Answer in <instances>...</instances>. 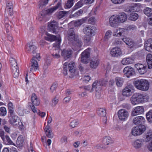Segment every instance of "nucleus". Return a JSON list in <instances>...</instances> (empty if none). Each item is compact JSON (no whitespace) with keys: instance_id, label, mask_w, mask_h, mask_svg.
<instances>
[{"instance_id":"nucleus-42","label":"nucleus","mask_w":152,"mask_h":152,"mask_svg":"<svg viewBox=\"0 0 152 152\" xmlns=\"http://www.w3.org/2000/svg\"><path fill=\"white\" fill-rule=\"evenodd\" d=\"M145 140L146 142H148L152 139V131H149L146 134Z\"/></svg>"},{"instance_id":"nucleus-50","label":"nucleus","mask_w":152,"mask_h":152,"mask_svg":"<svg viewBox=\"0 0 152 152\" xmlns=\"http://www.w3.org/2000/svg\"><path fill=\"white\" fill-rule=\"evenodd\" d=\"M79 124L78 121L77 120H74L70 124V126L72 128L76 126Z\"/></svg>"},{"instance_id":"nucleus-56","label":"nucleus","mask_w":152,"mask_h":152,"mask_svg":"<svg viewBox=\"0 0 152 152\" xmlns=\"http://www.w3.org/2000/svg\"><path fill=\"white\" fill-rule=\"evenodd\" d=\"M112 32L110 30H108L106 33L104 38L105 39H108L110 38L112 35Z\"/></svg>"},{"instance_id":"nucleus-15","label":"nucleus","mask_w":152,"mask_h":152,"mask_svg":"<svg viewBox=\"0 0 152 152\" xmlns=\"http://www.w3.org/2000/svg\"><path fill=\"white\" fill-rule=\"evenodd\" d=\"M123 72L127 77H129L134 74V71L133 68L127 66L124 68Z\"/></svg>"},{"instance_id":"nucleus-26","label":"nucleus","mask_w":152,"mask_h":152,"mask_svg":"<svg viewBox=\"0 0 152 152\" xmlns=\"http://www.w3.org/2000/svg\"><path fill=\"white\" fill-rule=\"evenodd\" d=\"M143 140L142 139L137 140L133 142V146L136 149L140 148L143 145Z\"/></svg>"},{"instance_id":"nucleus-31","label":"nucleus","mask_w":152,"mask_h":152,"mask_svg":"<svg viewBox=\"0 0 152 152\" xmlns=\"http://www.w3.org/2000/svg\"><path fill=\"white\" fill-rule=\"evenodd\" d=\"M59 37L61 38L59 36L57 37L54 35L48 34H47V37H45V39L46 40L50 41V42L56 40V42H57V39Z\"/></svg>"},{"instance_id":"nucleus-61","label":"nucleus","mask_w":152,"mask_h":152,"mask_svg":"<svg viewBox=\"0 0 152 152\" xmlns=\"http://www.w3.org/2000/svg\"><path fill=\"white\" fill-rule=\"evenodd\" d=\"M113 3L115 4H121L124 2L125 0H111Z\"/></svg>"},{"instance_id":"nucleus-59","label":"nucleus","mask_w":152,"mask_h":152,"mask_svg":"<svg viewBox=\"0 0 152 152\" xmlns=\"http://www.w3.org/2000/svg\"><path fill=\"white\" fill-rule=\"evenodd\" d=\"M58 98L56 96L52 100V104L54 106H55L58 103Z\"/></svg>"},{"instance_id":"nucleus-32","label":"nucleus","mask_w":152,"mask_h":152,"mask_svg":"<svg viewBox=\"0 0 152 152\" xmlns=\"http://www.w3.org/2000/svg\"><path fill=\"white\" fill-rule=\"evenodd\" d=\"M148 68L149 69L152 68V55L151 54H148L146 57Z\"/></svg>"},{"instance_id":"nucleus-14","label":"nucleus","mask_w":152,"mask_h":152,"mask_svg":"<svg viewBox=\"0 0 152 152\" xmlns=\"http://www.w3.org/2000/svg\"><path fill=\"white\" fill-rule=\"evenodd\" d=\"M145 121V118L141 116L136 117L133 120V123L134 124L139 126L143 125L142 124L144 123Z\"/></svg>"},{"instance_id":"nucleus-58","label":"nucleus","mask_w":152,"mask_h":152,"mask_svg":"<svg viewBox=\"0 0 152 152\" xmlns=\"http://www.w3.org/2000/svg\"><path fill=\"white\" fill-rule=\"evenodd\" d=\"M58 85L56 83H54L52 86H51L50 88V91L53 92L56 88L57 87Z\"/></svg>"},{"instance_id":"nucleus-25","label":"nucleus","mask_w":152,"mask_h":152,"mask_svg":"<svg viewBox=\"0 0 152 152\" xmlns=\"http://www.w3.org/2000/svg\"><path fill=\"white\" fill-rule=\"evenodd\" d=\"M72 54V51L70 49L64 50L61 52V55L65 58H70Z\"/></svg>"},{"instance_id":"nucleus-28","label":"nucleus","mask_w":152,"mask_h":152,"mask_svg":"<svg viewBox=\"0 0 152 152\" xmlns=\"http://www.w3.org/2000/svg\"><path fill=\"white\" fill-rule=\"evenodd\" d=\"M99 63V60L98 59L92 60L90 63V66L91 68L95 69L97 67Z\"/></svg>"},{"instance_id":"nucleus-20","label":"nucleus","mask_w":152,"mask_h":152,"mask_svg":"<svg viewBox=\"0 0 152 152\" xmlns=\"http://www.w3.org/2000/svg\"><path fill=\"white\" fill-rule=\"evenodd\" d=\"M110 54L112 56L114 57L120 56L121 54V49L117 47L113 48L111 50Z\"/></svg>"},{"instance_id":"nucleus-52","label":"nucleus","mask_w":152,"mask_h":152,"mask_svg":"<svg viewBox=\"0 0 152 152\" xmlns=\"http://www.w3.org/2000/svg\"><path fill=\"white\" fill-rule=\"evenodd\" d=\"M88 57L81 56V61L85 64H87L88 62Z\"/></svg>"},{"instance_id":"nucleus-64","label":"nucleus","mask_w":152,"mask_h":152,"mask_svg":"<svg viewBox=\"0 0 152 152\" xmlns=\"http://www.w3.org/2000/svg\"><path fill=\"white\" fill-rule=\"evenodd\" d=\"M91 79V77L88 75L85 76L83 78V80L86 82H88Z\"/></svg>"},{"instance_id":"nucleus-19","label":"nucleus","mask_w":152,"mask_h":152,"mask_svg":"<svg viewBox=\"0 0 152 152\" xmlns=\"http://www.w3.org/2000/svg\"><path fill=\"white\" fill-rule=\"evenodd\" d=\"M103 142L104 145V146L110 147L108 149V150H111L112 145L111 144L113 143V141L110 137H105L103 140Z\"/></svg>"},{"instance_id":"nucleus-63","label":"nucleus","mask_w":152,"mask_h":152,"mask_svg":"<svg viewBox=\"0 0 152 152\" xmlns=\"http://www.w3.org/2000/svg\"><path fill=\"white\" fill-rule=\"evenodd\" d=\"M136 28L137 27L135 25H130L127 27V28L126 29V30H134L136 29Z\"/></svg>"},{"instance_id":"nucleus-30","label":"nucleus","mask_w":152,"mask_h":152,"mask_svg":"<svg viewBox=\"0 0 152 152\" xmlns=\"http://www.w3.org/2000/svg\"><path fill=\"white\" fill-rule=\"evenodd\" d=\"M29 106L30 108L32 110V111L34 113H36L37 114H38L42 118H43L45 116V113L44 112H41L39 110H37L36 109L35 106L33 105L32 106L30 105V103L29 104Z\"/></svg>"},{"instance_id":"nucleus-47","label":"nucleus","mask_w":152,"mask_h":152,"mask_svg":"<svg viewBox=\"0 0 152 152\" xmlns=\"http://www.w3.org/2000/svg\"><path fill=\"white\" fill-rule=\"evenodd\" d=\"M85 19H82L80 20H78L75 22V26H80L85 22Z\"/></svg>"},{"instance_id":"nucleus-38","label":"nucleus","mask_w":152,"mask_h":152,"mask_svg":"<svg viewBox=\"0 0 152 152\" xmlns=\"http://www.w3.org/2000/svg\"><path fill=\"white\" fill-rule=\"evenodd\" d=\"M143 12L144 14L148 17H150L152 15V9L149 7L145 8Z\"/></svg>"},{"instance_id":"nucleus-6","label":"nucleus","mask_w":152,"mask_h":152,"mask_svg":"<svg viewBox=\"0 0 152 152\" xmlns=\"http://www.w3.org/2000/svg\"><path fill=\"white\" fill-rule=\"evenodd\" d=\"M61 3L58 2L56 6L52 7L50 9H48L46 10L43 11L41 13L40 17L41 18H42L45 17L46 15L51 14L54 11L56 10L58 7H59Z\"/></svg>"},{"instance_id":"nucleus-22","label":"nucleus","mask_w":152,"mask_h":152,"mask_svg":"<svg viewBox=\"0 0 152 152\" xmlns=\"http://www.w3.org/2000/svg\"><path fill=\"white\" fill-rule=\"evenodd\" d=\"M45 133L47 136L49 138H52L53 137V134L52 132L51 128L48 125H47L44 129Z\"/></svg>"},{"instance_id":"nucleus-51","label":"nucleus","mask_w":152,"mask_h":152,"mask_svg":"<svg viewBox=\"0 0 152 152\" xmlns=\"http://www.w3.org/2000/svg\"><path fill=\"white\" fill-rule=\"evenodd\" d=\"M49 0H45L43 1H41L39 4V8H42L43 7L45 6L47 4Z\"/></svg>"},{"instance_id":"nucleus-8","label":"nucleus","mask_w":152,"mask_h":152,"mask_svg":"<svg viewBox=\"0 0 152 152\" xmlns=\"http://www.w3.org/2000/svg\"><path fill=\"white\" fill-rule=\"evenodd\" d=\"M48 28L50 31L54 33H57L58 30L57 22L55 21L50 22L48 25Z\"/></svg>"},{"instance_id":"nucleus-21","label":"nucleus","mask_w":152,"mask_h":152,"mask_svg":"<svg viewBox=\"0 0 152 152\" xmlns=\"http://www.w3.org/2000/svg\"><path fill=\"white\" fill-rule=\"evenodd\" d=\"M144 46L146 50L152 52V39H149L146 41Z\"/></svg>"},{"instance_id":"nucleus-11","label":"nucleus","mask_w":152,"mask_h":152,"mask_svg":"<svg viewBox=\"0 0 152 152\" xmlns=\"http://www.w3.org/2000/svg\"><path fill=\"white\" fill-rule=\"evenodd\" d=\"M133 88V86L131 85L127 86L123 89L122 92V95L126 97L130 96L132 93V90Z\"/></svg>"},{"instance_id":"nucleus-39","label":"nucleus","mask_w":152,"mask_h":152,"mask_svg":"<svg viewBox=\"0 0 152 152\" xmlns=\"http://www.w3.org/2000/svg\"><path fill=\"white\" fill-rule=\"evenodd\" d=\"M24 139L22 135H20L17 139V143L19 147H21L23 145Z\"/></svg>"},{"instance_id":"nucleus-54","label":"nucleus","mask_w":152,"mask_h":152,"mask_svg":"<svg viewBox=\"0 0 152 152\" xmlns=\"http://www.w3.org/2000/svg\"><path fill=\"white\" fill-rule=\"evenodd\" d=\"M83 0H80L74 6V8L75 10H76L81 7L83 5Z\"/></svg>"},{"instance_id":"nucleus-46","label":"nucleus","mask_w":152,"mask_h":152,"mask_svg":"<svg viewBox=\"0 0 152 152\" xmlns=\"http://www.w3.org/2000/svg\"><path fill=\"white\" fill-rule=\"evenodd\" d=\"M139 17L137 14L135 13H132L130 15L129 17L130 20L132 21H135L137 20Z\"/></svg>"},{"instance_id":"nucleus-7","label":"nucleus","mask_w":152,"mask_h":152,"mask_svg":"<svg viewBox=\"0 0 152 152\" xmlns=\"http://www.w3.org/2000/svg\"><path fill=\"white\" fill-rule=\"evenodd\" d=\"M135 67L140 74L143 75L147 71L146 65L141 64H137L135 65Z\"/></svg>"},{"instance_id":"nucleus-33","label":"nucleus","mask_w":152,"mask_h":152,"mask_svg":"<svg viewBox=\"0 0 152 152\" xmlns=\"http://www.w3.org/2000/svg\"><path fill=\"white\" fill-rule=\"evenodd\" d=\"M117 15L120 23L124 22L127 19V16L125 13H121Z\"/></svg>"},{"instance_id":"nucleus-16","label":"nucleus","mask_w":152,"mask_h":152,"mask_svg":"<svg viewBox=\"0 0 152 152\" xmlns=\"http://www.w3.org/2000/svg\"><path fill=\"white\" fill-rule=\"evenodd\" d=\"M117 15H113L109 19V22L110 25L113 27L116 26L118 23H120Z\"/></svg>"},{"instance_id":"nucleus-34","label":"nucleus","mask_w":152,"mask_h":152,"mask_svg":"<svg viewBox=\"0 0 152 152\" xmlns=\"http://www.w3.org/2000/svg\"><path fill=\"white\" fill-rule=\"evenodd\" d=\"M26 50L28 53L32 52L33 54H34L36 53V49L37 47L34 45H31L28 46L26 48Z\"/></svg>"},{"instance_id":"nucleus-24","label":"nucleus","mask_w":152,"mask_h":152,"mask_svg":"<svg viewBox=\"0 0 152 152\" xmlns=\"http://www.w3.org/2000/svg\"><path fill=\"white\" fill-rule=\"evenodd\" d=\"M21 122V121L19 118L16 115H13L12 118V121L11 124L14 126H18L19 125V123Z\"/></svg>"},{"instance_id":"nucleus-62","label":"nucleus","mask_w":152,"mask_h":152,"mask_svg":"<svg viewBox=\"0 0 152 152\" xmlns=\"http://www.w3.org/2000/svg\"><path fill=\"white\" fill-rule=\"evenodd\" d=\"M89 23L92 24H94L96 21V19L94 17H91L89 18L88 20Z\"/></svg>"},{"instance_id":"nucleus-4","label":"nucleus","mask_w":152,"mask_h":152,"mask_svg":"<svg viewBox=\"0 0 152 152\" xmlns=\"http://www.w3.org/2000/svg\"><path fill=\"white\" fill-rule=\"evenodd\" d=\"M106 85V81L104 80H96L93 83L90 92H92L94 90L96 91L99 92L101 91L102 86H105Z\"/></svg>"},{"instance_id":"nucleus-3","label":"nucleus","mask_w":152,"mask_h":152,"mask_svg":"<svg viewBox=\"0 0 152 152\" xmlns=\"http://www.w3.org/2000/svg\"><path fill=\"white\" fill-rule=\"evenodd\" d=\"M57 42L53 44V47L51 52L53 57L55 58H58L60 57L59 55L60 43L61 41V39L60 37L57 39Z\"/></svg>"},{"instance_id":"nucleus-18","label":"nucleus","mask_w":152,"mask_h":152,"mask_svg":"<svg viewBox=\"0 0 152 152\" xmlns=\"http://www.w3.org/2000/svg\"><path fill=\"white\" fill-rule=\"evenodd\" d=\"M140 98L139 97V93H135L133 94L130 99L131 103L135 105L140 103Z\"/></svg>"},{"instance_id":"nucleus-41","label":"nucleus","mask_w":152,"mask_h":152,"mask_svg":"<svg viewBox=\"0 0 152 152\" xmlns=\"http://www.w3.org/2000/svg\"><path fill=\"white\" fill-rule=\"evenodd\" d=\"M139 97L140 98V102H147L149 99L148 96L147 95H144L139 93Z\"/></svg>"},{"instance_id":"nucleus-55","label":"nucleus","mask_w":152,"mask_h":152,"mask_svg":"<svg viewBox=\"0 0 152 152\" xmlns=\"http://www.w3.org/2000/svg\"><path fill=\"white\" fill-rule=\"evenodd\" d=\"M83 12V11L82 10H80L78 11L77 12L75 13L72 15L73 17H77L81 15Z\"/></svg>"},{"instance_id":"nucleus-35","label":"nucleus","mask_w":152,"mask_h":152,"mask_svg":"<svg viewBox=\"0 0 152 152\" xmlns=\"http://www.w3.org/2000/svg\"><path fill=\"white\" fill-rule=\"evenodd\" d=\"M115 80L116 85L118 87H121L124 82V79L120 77H117L115 78Z\"/></svg>"},{"instance_id":"nucleus-49","label":"nucleus","mask_w":152,"mask_h":152,"mask_svg":"<svg viewBox=\"0 0 152 152\" xmlns=\"http://www.w3.org/2000/svg\"><path fill=\"white\" fill-rule=\"evenodd\" d=\"M74 0H68L66 4L65 8H69L72 6L74 4Z\"/></svg>"},{"instance_id":"nucleus-5","label":"nucleus","mask_w":152,"mask_h":152,"mask_svg":"<svg viewBox=\"0 0 152 152\" xmlns=\"http://www.w3.org/2000/svg\"><path fill=\"white\" fill-rule=\"evenodd\" d=\"M145 127L144 125L139 126L132 128V133L134 136L140 135L145 131Z\"/></svg>"},{"instance_id":"nucleus-13","label":"nucleus","mask_w":152,"mask_h":152,"mask_svg":"<svg viewBox=\"0 0 152 152\" xmlns=\"http://www.w3.org/2000/svg\"><path fill=\"white\" fill-rule=\"evenodd\" d=\"M31 100L32 103H28V107H29L30 108L29 106V104L30 103L31 104L30 105H31V106L33 105L34 106V105L36 106L38 105L40 103L39 99L34 93L32 94L31 98Z\"/></svg>"},{"instance_id":"nucleus-40","label":"nucleus","mask_w":152,"mask_h":152,"mask_svg":"<svg viewBox=\"0 0 152 152\" xmlns=\"http://www.w3.org/2000/svg\"><path fill=\"white\" fill-rule=\"evenodd\" d=\"M97 113L101 117L105 116L106 115V112L105 109L100 108L98 109Z\"/></svg>"},{"instance_id":"nucleus-53","label":"nucleus","mask_w":152,"mask_h":152,"mask_svg":"<svg viewBox=\"0 0 152 152\" xmlns=\"http://www.w3.org/2000/svg\"><path fill=\"white\" fill-rule=\"evenodd\" d=\"M7 114L6 109L4 107L0 108V115L3 116H5Z\"/></svg>"},{"instance_id":"nucleus-17","label":"nucleus","mask_w":152,"mask_h":152,"mask_svg":"<svg viewBox=\"0 0 152 152\" xmlns=\"http://www.w3.org/2000/svg\"><path fill=\"white\" fill-rule=\"evenodd\" d=\"M144 112V109L142 106H138L134 109L131 113L132 116H135L137 115L143 113Z\"/></svg>"},{"instance_id":"nucleus-43","label":"nucleus","mask_w":152,"mask_h":152,"mask_svg":"<svg viewBox=\"0 0 152 152\" xmlns=\"http://www.w3.org/2000/svg\"><path fill=\"white\" fill-rule=\"evenodd\" d=\"M67 13L68 12H67L60 11L58 13V18L59 19L64 18L66 16Z\"/></svg>"},{"instance_id":"nucleus-36","label":"nucleus","mask_w":152,"mask_h":152,"mask_svg":"<svg viewBox=\"0 0 152 152\" xmlns=\"http://www.w3.org/2000/svg\"><path fill=\"white\" fill-rule=\"evenodd\" d=\"M122 40L125 42L126 44L132 47L133 45V42L132 39L129 37H125L122 39Z\"/></svg>"},{"instance_id":"nucleus-2","label":"nucleus","mask_w":152,"mask_h":152,"mask_svg":"<svg viewBox=\"0 0 152 152\" xmlns=\"http://www.w3.org/2000/svg\"><path fill=\"white\" fill-rule=\"evenodd\" d=\"M135 87L138 89L143 91L148 90L149 87V83L148 81L145 79L137 80L134 82Z\"/></svg>"},{"instance_id":"nucleus-23","label":"nucleus","mask_w":152,"mask_h":152,"mask_svg":"<svg viewBox=\"0 0 152 152\" xmlns=\"http://www.w3.org/2000/svg\"><path fill=\"white\" fill-rule=\"evenodd\" d=\"M12 75L14 77L17 78L19 76V71L18 66H14L10 68Z\"/></svg>"},{"instance_id":"nucleus-57","label":"nucleus","mask_w":152,"mask_h":152,"mask_svg":"<svg viewBox=\"0 0 152 152\" xmlns=\"http://www.w3.org/2000/svg\"><path fill=\"white\" fill-rule=\"evenodd\" d=\"M15 106L12 102H10V115L14 114Z\"/></svg>"},{"instance_id":"nucleus-1","label":"nucleus","mask_w":152,"mask_h":152,"mask_svg":"<svg viewBox=\"0 0 152 152\" xmlns=\"http://www.w3.org/2000/svg\"><path fill=\"white\" fill-rule=\"evenodd\" d=\"M67 37L69 40L73 42V45L77 48H80L82 45V41L78 39L77 35L75 34L73 29L70 28L67 34Z\"/></svg>"},{"instance_id":"nucleus-27","label":"nucleus","mask_w":152,"mask_h":152,"mask_svg":"<svg viewBox=\"0 0 152 152\" xmlns=\"http://www.w3.org/2000/svg\"><path fill=\"white\" fill-rule=\"evenodd\" d=\"M134 59L131 58H125L122 59L121 61L122 64L124 65L132 64L133 63Z\"/></svg>"},{"instance_id":"nucleus-48","label":"nucleus","mask_w":152,"mask_h":152,"mask_svg":"<svg viewBox=\"0 0 152 152\" xmlns=\"http://www.w3.org/2000/svg\"><path fill=\"white\" fill-rule=\"evenodd\" d=\"M81 55V56L90 57V50L88 48L84 52L82 53Z\"/></svg>"},{"instance_id":"nucleus-37","label":"nucleus","mask_w":152,"mask_h":152,"mask_svg":"<svg viewBox=\"0 0 152 152\" xmlns=\"http://www.w3.org/2000/svg\"><path fill=\"white\" fill-rule=\"evenodd\" d=\"M18 66L16 59L13 57H10V68Z\"/></svg>"},{"instance_id":"nucleus-44","label":"nucleus","mask_w":152,"mask_h":152,"mask_svg":"<svg viewBox=\"0 0 152 152\" xmlns=\"http://www.w3.org/2000/svg\"><path fill=\"white\" fill-rule=\"evenodd\" d=\"M147 120L150 122H152V110H149L146 114Z\"/></svg>"},{"instance_id":"nucleus-29","label":"nucleus","mask_w":152,"mask_h":152,"mask_svg":"<svg viewBox=\"0 0 152 152\" xmlns=\"http://www.w3.org/2000/svg\"><path fill=\"white\" fill-rule=\"evenodd\" d=\"M68 67L69 69V72L72 73V76H74V74L76 71L75 63L73 62H70L68 64Z\"/></svg>"},{"instance_id":"nucleus-9","label":"nucleus","mask_w":152,"mask_h":152,"mask_svg":"<svg viewBox=\"0 0 152 152\" xmlns=\"http://www.w3.org/2000/svg\"><path fill=\"white\" fill-rule=\"evenodd\" d=\"M31 65L29 66L30 72H32L34 73L38 69V63L36 60V58H35L34 56L31 59Z\"/></svg>"},{"instance_id":"nucleus-12","label":"nucleus","mask_w":152,"mask_h":152,"mask_svg":"<svg viewBox=\"0 0 152 152\" xmlns=\"http://www.w3.org/2000/svg\"><path fill=\"white\" fill-rule=\"evenodd\" d=\"M94 27L91 26H88L85 27L83 29L84 33L87 35L90 36L94 35L95 33Z\"/></svg>"},{"instance_id":"nucleus-45","label":"nucleus","mask_w":152,"mask_h":152,"mask_svg":"<svg viewBox=\"0 0 152 152\" xmlns=\"http://www.w3.org/2000/svg\"><path fill=\"white\" fill-rule=\"evenodd\" d=\"M140 10V7L138 4H134L133 6H132L131 8L129 9V10L133 12H138Z\"/></svg>"},{"instance_id":"nucleus-60","label":"nucleus","mask_w":152,"mask_h":152,"mask_svg":"<svg viewBox=\"0 0 152 152\" xmlns=\"http://www.w3.org/2000/svg\"><path fill=\"white\" fill-rule=\"evenodd\" d=\"M10 42H11V50H12L14 51L15 47L14 45V41L12 37H11V39L10 40Z\"/></svg>"},{"instance_id":"nucleus-10","label":"nucleus","mask_w":152,"mask_h":152,"mask_svg":"<svg viewBox=\"0 0 152 152\" xmlns=\"http://www.w3.org/2000/svg\"><path fill=\"white\" fill-rule=\"evenodd\" d=\"M129 115L128 111L124 109H121L118 112V117L121 121H125L128 117Z\"/></svg>"}]
</instances>
